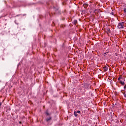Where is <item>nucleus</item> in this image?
I'll list each match as a JSON object with an SVG mask.
<instances>
[{
	"label": "nucleus",
	"mask_w": 126,
	"mask_h": 126,
	"mask_svg": "<svg viewBox=\"0 0 126 126\" xmlns=\"http://www.w3.org/2000/svg\"><path fill=\"white\" fill-rule=\"evenodd\" d=\"M83 5H84V7H85V8H86V7L88 6V4L85 3L83 4Z\"/></svg>",
	"instance_id": "nucleus-6"
},
{
	"label": "nucleus",
	"mask_w": 126,
	"mask_h": 126,
	"mask_svg": "<svg viewBox=\"0 0 126 126\" xmlns=\"http://www.w3.org/2000/svg\"><path fill=\"white\" fill-rule=\"evenodd\" d=\"M1 106V102H0V107Z\"/></svg>",
	"instance_id": "nucleus-13"
},
{
	"label": "nucleus",
	"mask_w": 126,
	"mask_h": 126,
	"mask_svg": "<svg viewBox=\"0 0 126 126\" xmlns=\"http://www.w3.org/2000/svg\"><path fill=\"white\" fill-rule=\"evenodd\" d=\"M76 112H77V114H80V111L79 110L77 111Z\"/></svg>",
	"instance_id": "nucleus-8"
},
{
	"label": "nucleus",
	"mask_w": 126,
	"mask_h": 126,
	"mask_svg": "<svg viewBox=\"0 0 126 126\" xmlns=\"http://www.w3.org/2000/svg\"><path fill=\"white\" fill-rule=\"evenodd\" d=\"M124 89H125V90H126V85H125V86H124Z\"/></svg>",
	"instance_id": "nucleus-11"
},
{
	"label": "nucleus",
	"mask_w": 126,
	"mask_h": 126,
	"mask_svg": "<svg viewBox=\"0 0 126 126\" xmlns=\"http://www.w3.org/2000/svg\"><path fill=\"white\" fill-rule=\"evenodd\" d=\"M120 83L122 85H125V82H123L122 81H120Z\"/></svg>",
	"instance_id": "nucleus-5"
},
{
	"label": "nucleus",
	"mask_w": 126,
	"mask_h": 126,
	"mask_svg": "<svg viewBox=\"0 0 126 126\" xmlns=\"http://www.w3.org/2000/svg\"><path fill=\"white\" fill-rule=\"evenodd\" d=\"M46 115H49V113L48 112H47Z\"/></svg>",
	"instance_id": "nucleus-14"
},
{
	"label": "nucleus",
	"mask_w": 126,
	"mask_h": 126,
	"mask_svg": "<svg viewBox=\"0 0 126 126\" xmlns=\"http://www.w3.org/2000/svg\"><path fill=\"white\" fill-rule=\"evenodd\" d=\"M52 120V118L51 117L47 118L46 119V122H49V121H51Z\"/></svg>",
	"instance_id": "nucleus-4"
},
{
	"label": "nucleus",
	"mask_w": 126,
	"mask_h": 126,
	"mask_svg": "<svg viewBox=\"0 0 126 126\" xmlns=\"http://www.w3.org/2000/svg\"><path fill=\"white\" fill-rule=\"evenodd\" d=\"M74 115L75 116V117H77V113L76 112V111L74 112Z\"/></svg>",
	"instance_id": "nucleus-7"
},
{
	"label": "nucleus",
	"mask_w": 126,
	"mask_h": 126,
	"mask_svg": "<svg viewBox=\"0 0 126 126\" xmlns=\"http://www.w3.org/2000/svg\"><path fill=\"white\" fill-rule=\"evenodd\" d=\"M125 24L124 22H122L121 23H120L118 24V26H117L118 28H119V29H123V28H124V24Z\"/></svg>",
	"instance_id": "nucleus-1"
},
{
	"label": "nucleus",
	"mask_w": 126,
	"mask_h": 126,
	"mask_svg": "<svg viewBox=\"0 0 126 126\" xmlns=\"http://www.w3.org/2000/svg\"><path fill=\"white\" fill-rule=\"evenodd\" d=\"M103 68L104 69V71H107L108 69H109V66H104Z\"/></svg>",
	"instance_id": "nucleus-2"
},
{
	"label": "nucleus",
	"mask_w": 126,
	"mask_h": 126,
	"mask_svg": "<svg viewBox=\"0 0 126 126\" xmlns=\"http://www.w3.org/2000/svg\"><path fill=\"white\" fill-rule=\"evenodd\" d=\"M124 11L125 13H126V8H125L124 9Z\"/></svg>",
	"instance_id": "nucleus-9"
},
{
	"label": "nucleus",
	"mask_w": 126,
	"mask_h": 126,
	"mask_svg": "<svg viewBox=\"0 0 126 126\" xmlns=\"http://www.w3.org/2000/svg\"><path fill=\"white\" fill-rule=\"evenodd\" d=\"M104 55H106V53H104Z\"/></svg>",
	"instance_id": "nucleus-15"
},
{
	"label": "nucleus",
	"mask_w": 126,
	"mask_h": 126,
	"mask_svg": "<svg viewBox=\"0 0 126 126\" xmlns=\"http://www.w3.org/2000/svg\"><path fill=\"white\" fill-rule=\"evenodd\" d=\"M124 94L125 97H126V94Z\"/></svg>",
	"instance_id": "nucleus-12"
},
{
	"label": "nucleus",
	"mask_w": 126,
	"mask_h": 126,
	"mask_svg": "<svg viewBox=\"0 0 126 126\" xmlns=\"http://www.w3.org/2000/svg\"><path fill=\"white\" fill-rule=\"evenodd\" d=\"M73 24H75V25H76L77 24V20H74V21L73 22Z\"/></svg>",
	"instance_id": "nucleus-3"
},
{
	"label": "nucleus",
	"mask_w": 126,
	"mask_h": 126,
	"mask_svg": "<svg viewBox=\"0 0 126 126\" xmlns=\"http://www.w3.org/2000/svg\"><path fill=\"white\" fill-rule=\"evenodd\" d=\"M118 80H121V77H119L118 78Z\"/></svg>",
	"instance_id": "nucleus-10"
}]
</instances>
